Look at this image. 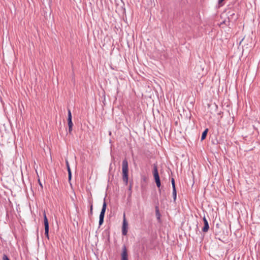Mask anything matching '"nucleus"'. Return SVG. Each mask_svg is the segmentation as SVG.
Wrapping results in <instances>:
<instances>
[{
  "label": "nucleus",
  "instance_id": "1",
  "mask_svg": "<svg viewBox=\"0 0 260 260\" xmlns=\"http://www.w3.org/2000/svg\"><path fill=\"white\" fill-rule=\"evenodd\" d=\"M122 179L123 181L127 184L128 182V162L126 159L122 161Z\"/></svg>",
  "mask_w": 260,
  "mask_h": 260
},
{
  "label": "nucleus",
  "instance_id": "2",
  "mask_svg": "<svg viewBox=\"0 0 260 260\" xmlns=\"http://www.w3.org/2000/svg\"><path fill=\"white\" fill-rule=\"evenodd\" d=\"M153 174L154 178L155 179V182L156 184V186L158 187H160V186L161 185V183H160V178H159V174H158V170H157V167L156 165H154Z\"/></svg>",
  "mask_w": 260,
  "mask_h": 260
},
{
  "label": "nucleus",
  "instance_id": "3",
  "mask_svg": "<svg viewBox=\"0 0 260 260\" xmlns=\"http://www.w3.org/2000/svg\"><path fill=\"white\" fill-rule=\"evenodd\" d=\"M44 216V226H45V235L46 237L48 239L49 238V223L48 220L47 218L45 212L43 213Z\"/></svg>",
  "mask_w": 260,
  "mask_h": 260
},
{
  "label": "nucleus",
  "instance_id": "4",
  "mask_svg": "<svg viewBox=\"0 0 260 260\" xmlns=\"http://www.w3.org/2000/svg\"><path fill=\"white\" fill-rule=\"evenodd\" d=\"M68 126H69V133H71L72 131V127L73 126V123L72 121V114L71 111L70 109H68Z\"/></svg>",
  "mask_w": 260,
  "mask_h": 260
},
{
  "label": "nucleus",
  "instance_id": "5",
  "mask_svg": "<svg viewBox=\"0 0 260 260\" xmlns=\"http://www.w3.org/2000/svg\"><path fill=\"white\" fill-rule=\"evenodd\" d=\"M128 223L125 217V214L123 215V220L122 229V234L123 235H126L127 233Z\"/></svg>",
  "mask_w": 260,
  "mask_h": 260
},
{
  "label": "nucleus",
  "instance_id": "6",
  "mask_svg": "<svg viewBox=\"0 0 260 260\" xmlns=\"http://www.w3.org/2000/svg\"><path fill=\"white\" fill-rule=\"evenodd\" d=\"M121 260H128L127 250L125 245H123L122 248V253L121 254Z\"/></svg>",
  "mask_w": 260,
  "mask_h": 260
},
{
  "label": "nucleus",
  "instance_id": "7",
  "mask_svg": "<svg viewBox=\"0 0 260 260\" xmlns=\"http://www.w3.org/2000/svg\"><path fill=\"white\" fill-rule=\"evenodd\" d=\"M203 221H204V226L202 229V231L203 232L206 233L208 231L209 226L208 221L205 216L203 217Z\"/></svg>",
  "mask_w": 260,
  "mask_h": 260
},
{
  "label": "nucleus",
  "instance_id": "8",
  "mask_svg": "<svg viewBox=\"0 0 260 260\" xmlns=\"http://www.w3.org/2000/svg\"><path fill=\"white\" fill-rule=\"evenodd\" d=\"M66 164L67 167V170L68 172V177H69V180L70 181L72 178V173L70 167L69 161L67 159L66 160Z\"/></svg>",
  "mask_w": 260,
  "mask_h": 260
},
{
  "label": "nucleus",
  "instance_id": "9",
  "mask_svg": "<svg viewBox=\"0 0 260 260\" xmlns=\"http://www.w3.org/2000/svg\"><path fill=\"white\" fill-rule=\"evenodd\" d=\"M106 207H107V203H106L105 200H104V203L103 204V207L102 208V210H101V212L100 215H102V216H105Z\"/></svg>",
  "mask_w": 260,
  "mask_h": 260
},
{
  "label": "nucleus",
  "instance_id": "10",
  "mask_svg": "<svg viewBox=\"0 0 260 260\" xmlns=\"http://www.w3.org/2000/svg\"><path fill=\"white\" fill-rule=\"evenodd\" d=\"M208 128H206L202 133V136H201V141H203V140H204L206 136H207V133H208Z\"/></svg>",
  "mask_w": 260,
  "mask_h": 260
},
{
  "label": "nucleus",
  "instance_id": "11",
  "mask_svg": "<svg viewBox=\"0 0 260 260\" xmlns=\"http://www.w3.org/2000/svg\"><path fill=\"white\" fill-rule=\"evenodd\" d=\"M99 225H101L103 222H104V216H102V215H100V218H99Z\"/></svg>",
  "mask_w": 260,
  "mask_h": 260
},
{
  "label": "nucleus",
  "instance_id": "12",
  "mask_svg": "<svg viewBox=\"0 0 260 260\" xmlns=\"http://www.w3.org/2000/svg\"><path fill=\"white\" fill-rule=\"evenodd\" d=\"M173 196L174 201H175L177 197L176 189H173Z\"/></svg>",
  "mask_w": 260,
  "mask_h": 260
},
{
  "label": "nucleus",
  "instance_id": "13",
  "mask_svg": "<svg viewBox=\"0 0 260 260\" xmlns=\"http://www.w3.org/2000/svg\"><path fill=\"white\" fill-rule=\"evenodd\" d=\"M171 183L173 187V189H176L175 184V180L173 178L171 179Z\"/></svg>",
  "mask_w": 260,
  "mask_h": 260
},
{
  "label": "nucleus",
  "instance_id": "14",
  "mask_svg": "<svg viewBox=\"0 0 260 260\" xmlns=\"http://www.w3.org/2000/svg\"><path fill=\"white\" fill-rule=\"evenodd\" d=\"M3 260H10V259L6 254H4L3 257Z\"/></svg>",
  "mask_w": 260,
  "mask_h": 260
},
{
  "label": "nucleus",
  "instance_id": "15",
  "mask_svg": "<svg viewBox=\"0 0 260 260\" xmlns=\"http://www.w3.org/2000/svg\"><path fill=\"white\" fill-rule=\"evenodd\" d=\"M92 209H93V208H92V205H91V206H90V214L91 215H92Z\"/></svg>",
  "mask_w": 260,
  "mask_h": 260
},
{
  "label": "nucleus",
  "instance_id": "16",
  "mask_svg": "<svg viewBox=\"0 0 260 260\" xmlns=\"http://www.w3.org/2000/svg\"><path fill=\"white\" fill-rule=\"evenodd\" d=\"M39 184L40 185H41V186L42 187V183L40 182V180L39 179Z\"/></svg>",
  "mask_w": 260,
  "mask_h": 260
},
{
  "label": "nucleus",
  "instance_id": "17",
  "mask_svg": "<svg viewBox=\"0 0 260 260\" xmlns=\"http://www.w3.org/2000/svg\"><path fill=\"white\" fill-rule=\"evenodd\" d=\"M224 0H218V3H221L222 1H223Z\"/></svg>",
  "mask_w": 260,
  "mask_h": 260
},
{
  "label": "nucleus",
  "instance_id": "18",
  "mask_svg": "<svg viewBox=\"0 0 260 260\" xmlns=\"http://www.w3.org/2000/svg\"><path fill=\"white\" fill-rule=\"evenodd\" d=\"M156 213H159V211H158V209L157 208H156Z\"/></svg>",
  "mask_w": 260,
  "mask_h": 260
}]
</instances>
